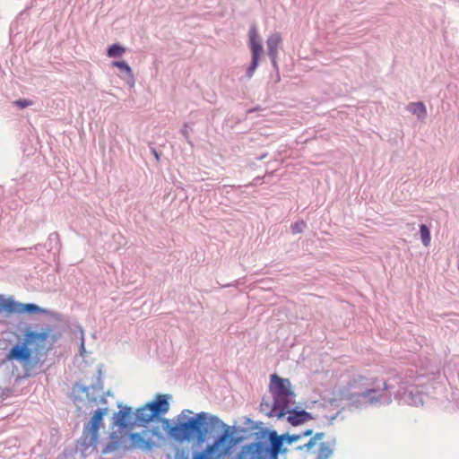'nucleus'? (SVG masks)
<instances>
[{
    "label": "nucleus",
    "instance_id": "obj_1",
    "mask_svg": "<svg viewBox=\"0 0 459 459\" xmlns=\"http://www.w3.org/2000/svg\"><path fill=\"white\" fill-rule=\"evenodd\" d=\"M269 390L273 398V412L278 418L287 414L290 408L295 405V393L289 379L276 374L270 377Z\"/></svg>",
    "mask_w": 459,
    "mask_h": 459
},
{
    "label": "nucleus",
    "instance_id": "obj_2",
    "mask_svg": "<svg viewBox=\"0 0 459 459\" xmlns=\"http://www.w3.org/2000/svg\"><path fill=\"white\" fill-rule=\"evenodd\" d=\"M155 419L147 404L138 408L134 412L131 407H125L113 416L114 425L120 432L128 431L134 427H146Z\"/></svg>",
    "mask_w": 459,
    "mask_h": 459
},
{
    "label": "nucleus",
    "instance_id": "obj_3",
    "mask_svg": "<svg viewBox=\"0 0 459 459\" xmlns=\"http://www.w3.org/2000/svg\"><path fill=\"white\" fill-rule=\"evenodd\" d=\"M385 381L379 382L376 377H367L359 376L349 383L351 396H358L365 399L368 403L378 402L381 397V392L386 390Z\"/></svg>",
    "mask_w": 459,
    "mask_h": 459
},
{
    "label": "nucleus",
    "instance_id": "obj_4",
    "mask_svg": "<svg viewBox=\"0 0 459 459\" xmlns=\"http://www.w3.org/2000/svg\"><path fill=\"white\" fill-rule=\"evenodd\" d=\"M223 433L209 445L203 452L195 455L194 459H222L230 451L231 445L229 441L231 437L230 427L225 425Z\"/></svg>",
    "mask_w": 459,
    "mask_h": 459
},
{
    "label": "nucleus",
    "instance_id": "obj_5",
    "mask_svg": "<svg viewBox=\"0 0 459 459\" xmlns=\"http://www.w3.org/2000/svg\"><path fill=\"white\" fill-rule=\"evenodd\" d=\"M195 432V440L204 442L207 434L212 430L225 427V424L216 416L209 415L206 412L197 413L190 418Z\"/></svg>",
    "mask_w": 459,
    "mask_h": 459
},
{
    "label": "nucleus",
    "instance_id": "obj_6",
    "mask_svg": "<svg viewBox=\"0 0 459 459\" xmlns=\"http://www.w3.org/2000/svg\"><path fill=\"white\" fill-rule=\"evenodd\" d=\"M107 413V408L98 409L85 425L82 438L87 446H96L99 441V429L103 427V418Z\"/></svg>",
    "mask_w": 459,
    "mask_h": 459
},
{
    "label": "nucleus",
    "instance_id": "obj_7",
    "mask_svg": "<svg viewBox=\"0 0 459 459\" xmlns=\"http://www.w3.org/2000/svg\"><path fill=\"white\" fill-rule=\"evenodd\" d=\"M270 446L263 443L256 445L255 452L258 459H278L279 454L283 446V437L278 436L275 431L269 432Z\"/></svg>",
    "mask_w": 459,
    "mask_h": 459
},
{
    "label": "nucleus",
    "instance_id": "obj_8",
    "mask_svg": "<svg viewBox=\"0 0 459 459\" xmlns=\"http://www.w3.org/2000/svg\"><path fill=\"white\" fill-rule=\"evenodd\" d=\"M25 344L33 345L36 349L44 348L47 342L53 343L56 336L53 333L50 326L44 328L41 332L26 331L24 333Z\"/></svg>",
    "mask_w": 459,
    "mask_h": 459
},
{
    "label": "nucleus",
    "instance_id": "obj_9",
    "mask_svg": "<svg viewBox=\"0 0 459 459\" xmlns=\"http://www.w3.org/2000/svg\"><path fill=\"white\" fill-rule=\"evenodd\" d=\"M193 424L190 418L185 422H179L170 428L169 434L178 441L195 440Z\"/></svg>",
    "mask_w": 459,
    "mask_h": 459
},
{
    "label": "nucleus",
    "instance_id": "obj_10",
    "mask_svg": "<svg viewBox=\"0 0 459 459\" xmlns=\"http://www.w3.org/2000/svg\"><path fill=\"white\" fill-rule=\"evenodd\" d=\"M324 433H316L310 440L304 445L307 450L317 447L318 459H327L333 454L332 446L329 442L323 441Z\"/></svg>",
    "mask_w": 459,
    "mask_h": 459
},
{
    "label": "nucleus",
    "instance_id": "obj_11",
    "mask_svg": "<svg viewBox=\"0 0 459 459\" xmlns=\"http://www.w3.org/2000/svg\"><path fill=\"white\" fill-rule=\"evenodd\" d=\"M31 355L32 352L26 344H16L9 351L7 359L17 360L22 363L23 368H28L33 366V363L31 362Z\"/></svg>",
    "mask_w": 459,
    "mask_h": 459
},
{
    "label": "nucleus",
    "instance_id": "obj_12",
    "mask_svg": "<svg viewBox=\"0 0 459 459\" xmlns=\"http://www.w3.org/2000/svg\"><path fill=\"white\" fill-rule=\"evenodd\" d=\"M150 433V430H143V433L131 434V447L151 450L155 446V442L152 439Z\"/></svg>",
    "mask_w": 459,
    "mask_h": 459
},
{
    "label": "nucleus",
    "instance_id": "obj_13",
    "mask_svg": "<svg viewBox=\"0 0 459 459\" xmlns=\"http://www.w3.org/2000/svg\"><path fill=\"white\" fill-rule=\"evenodd\" d=\"M169 396L167 394H157L155 398L146 403L155 418L166 414L169 410Z\"/></svg>",
    "mask_w": 459,
    "mask_h": 459
},
{
    "label": "nucleus",
    "instance_id": "obj_14",
    "mask_svg": "<svg viewBox=\"0 0 459 459\" xmlns=\"http://www.w3.org/2000/svg\"><path fill=\"white\" fill-rule=\"evenodd\" d=\"M287 413L289 414L287 418L288 421L294 426L302 424L310 419L309 413L305 411H297L290 408Z\"/></svg>",
    "mask_w": 459,
    "mask_h": 459
},
{
    "label": "nucleus",
    "instance_id": "obj_15",
    "mask_svg": "<svg viewBox=\"0 0 459 459\" xmlns=\"http://www.w3.org/2000/svg\"><path fill=\"white\" fill-rule=\"evenodd\" d=\"M18 306L16 301L10 298H4L0 294V314L4 313L6 316L15 314Z\"/></svg>",
    "mask_w": 459,
    "mask_h": 459
},
{
    "label": "nucleus",
    "instance_id": "obj_16",
    "mask_svg": "<svg viewBox=\"0 0 459 459\" xmlns=\"http://www.w3.org/2000/svg\"><path fill=\"white\" fill-rule=\"evenodd\" d=\"M16 305L18 307L15 309V314H22V313H25V312L41 313V314L48 313V311L46 309L41 308L35 304H21L16 301Z\"/></svg>",
    "mask_w": 459,
    "mask_h": 459
},
{
    "label": "nucleus",
    "instance_id": "obj_17",
    "mask_svg": "<svg viewBox=\"0 0 459 459\" xmlns=\"http://www.w3.org/2000/svg\"><path fill=\"white\" fill-rule=\"evenodd\" d=\"M281 43V38L279 34H273L267 39V48L269 55L274 58L277 54L278 47Z\"/></svg>",
    "mask_w": 459,
    "mask_h": 459
},
{
    "label": "nucleus",
    "instance_id": "obj_18",
    "mask_svg": "<svg viewBox=\"0 0 459 459\" xmlns=\"http://www.w3.org/2000/svg\"><path fill=\"white\" fill-rule=\"evenodd\" d=\"M407 109L416 115L418 118L423 119L427 115V109L422 102H412L407 106Z\"/></svg>",
    "mask_w": 459,
    "mask_h": 459
},
{
    "label": "nucleus",
    "instance_id": "obj_19",
    "mask_svg": "<svg viewBox=\"0 0 459 459\" xmlns=\"http://www.w3.org/2000/svg\"><path fill=\"white\" fill-rule=\"evenodd\" d=\"M126 52V48L120 45L114 44L108 49V56L109 57H119Z\"/></svg>",
    "mask_w": 459,
    "mask_h": 459
},
{
    "label": "nucleus",
    "instance_id": "obj_20",
    "mask_svg": "<svg viewBox=\"0 0 459 459\" xmlns=\"http://www.w3.org/2000/svg\"><path fill=\"white\" fill-rule=\"evenodd\" d=\"M420 238L425 247H428L430 243V232L426 225H420Z\"/></svg>",
    "mask_w": 459,
    "mask_h": 459
},
{
    "label": "nucleus",
    "instance_id": "obj_21",
    "mask_svg": "<svg viewBox=\"0 0 459 459\" xmlns=\"http://www.w3.org/2000/svg\"><path fill=\"white\" fill-rule=\"evenodd\" d=\"M250 49L252 52V57L259 58V55L263 50L262 44L259 39L250 41Z\"/></svg>",
    "mask_w": 459,
    "mask_h": 459
},
{
    "label": "nucleus",
    "instance_id": "obj_22",
    "mask_svg": "<svg viewBox=\"0 0 459 459\" xmlns=\"http://www.w3.org/2000/svg\"><path fill=\"white\" fill-rule=\"evenodd\" d=\"M112 65L118 69L125 71L127 74L131 76L133 75L131 67L125 61H115Z\"/></svg>",
    "mask_w": 459,
    "mask_h": 459
},
{
    "label": "nucleus",
    "instance_id": "obj_23",
    "mask_svg": "<svg viewBox=\"0 0 459 459\" xmlns=\"http://www.w3.org/2000/svg\"><path fill=\"white\" fill-rule=\"evenodd\" d=\"M305 226H306V223L303 221L295 222L291 226L292 233H294V234L300 233L303 230V229L305 228Z\"/></svg>",
    "mask_w": 459,
    "mask_h": 459
},
{
    "label": "nucleus",
    "instance_id": "obj_24",
    "mask_svg": "<svg viewBox=\"0 0 459 459\" xmlns=\"http://www.w3.org/2000/svg\"><path fill=\"white\" fill-rule=\"evenodd\" d=\"M258 59L259 58H255V57H252V63L247 70V76L250 78L253 76L254 74V72L255 71L257 65H258Z\"/></svg>",
    "mask_w": 459,
    "mask_h": 459
},
{
    "label": "nucleus",
    "instance_id": "obj_25",
    "mask_svg": "<svg viewBox=\"0 0 459 459\" xmlns=\"http://www.w3.org/2000/svg\"><path fill=\"white\" fill-rule=\"evenodd\" d=\"M13 104L16 105L17 107H19L20 108H24L29 106H31L33 104V102L29 100H15L13 102Z\"/></svg>",
    "mask_w": 459,
    "mask_h": 459
},
{
    "label": "nucleus",
    "instance_id": "obj_26",
    "mask_svg": "<svg viewBox=\"0 0 459 459\" xmlns=\"http://www.w3.org/2000/svg\"><path fill=\"white\" fill-rule=\"evenodd\" d=\"M257 39H258L256 27L252 26L250 29V31H249V41L257 40Z\"/></svg>",
    "mask_w": 459,
    "mask_h": 459
},
{
    "label": "nucleus",
    "instance_id": "obj_27",
    "mask_svg": "<svg viewBox=\"0 0 459 459\" xmlns=\"http://www.w3.org/2000/svg\"><path fill=\"white\" fill-rule=\"evenodd\" d=\"M312 430L311 429H307L306 431H304L302 434H299V435H292L290 437V440L291 441H296L298 439H299L301 437H307V436H310L312 434Z\"/></svg>",
    "mask_w": 459,
    "mask_h": 459
}]
</instances>
